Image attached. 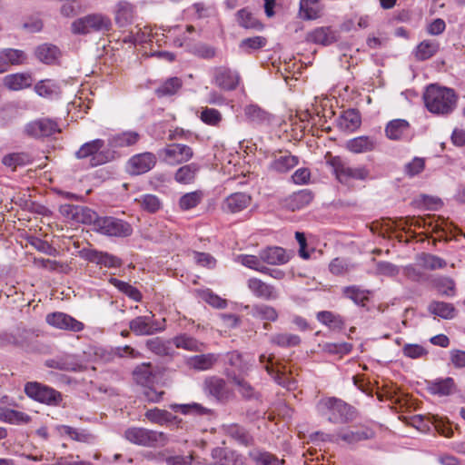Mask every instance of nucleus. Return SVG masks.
Listing matches in <instances>:
<instances>
[{
    "label": "nucleus",
    "instance_id": "56",
    "mask_svg": "<svg viewBox=\"0 0 465 465\" xmlns=\"http://www.w3.org/2000/svg\"><path fill=\"white\" fill-rule=\"evenodd\" d=\"M23 333L24 331L21 332L20 331H17L15 333H0V347L9 345L23 346L25 343Z\"/></svg>",
    "mask_w": 465,
    "mask_h": 465
},
{
    "label": "nucleus",
    "instance_id": "30",
    "mask_svg": "<svg viewBox=\"0 0 465 465\" xmlns=\"http://www.w3.org/2000/svg\"><path fill=\"white\" fill-rule=\"evenodd\" d=\"M261 259L262 260V263L266 262L272 265H279L287 262L289 257L281 247H268L261 251Z\"/></svg>",
    "mask_w": 465,
    "mask_h": 465
},
{
    "label": "nucleus",
    "instance_id": "24",
    "mask_svg": "<svg viewBox=\"0 0 465 465\" xmlns=\"http://www.w3.org/2000/svg\"><path fill=\"white\" fill-rule=\"evenodd\" d=\"M376 147V142L370 136H359L351 139L346 143V148L353 153L371 152Z\"/></svg>",
    "mask_w": 465,
    "mask_h": 465
},
{
    "label": "nucleus",
    "instance_id": "33",
    "mask_svg": "<svg viewBox=\"0 0 465 465\" xmlns=\"http://www.w3.org/2000/svg\"><path fill=\"white\" fill-rule=\"evenodd\" d=\"M361 125V115L357 110H347L339 118V126L346 131H355Z\"/></svg>",
    "mask_w": 465,
    "mask_h": 465
},
{
    "label": "nucleus",
    "instance_id": "7",
    "mask_svg": "<svg viewBox=\"0 0 465 465\" xmlns=\"http://www.w3.org/2000/svg\"><path fill=\"white\" fill-rule=\"evenodd\" d=\"M59 212L66 219L78 223L93 225L94 229L99 219L98 214L86 206L65 203L60 206Z\"/></svg>",
    "mask_w": 465,
    "mask_h": 465
},
{
    "label": "nucleus",
    "instance_id": "28",
    "mask_svg": "<svg viewBox=\"0 0 465 465\" xmlns=\"http://www.w3.org/2000/svg\"><path fill=\"white\" fill-rule=\"evenodd\" d=\"M410 130V124L404 119H394L385 128L386 136L390 140L402 139Z\"/></svg>",
    "mask_w": 465,
    "mask_h": 465
},
{
    "label": "nucleus",
    "instance_id": "44",
    "mask_svg": "<svg viewBox=\"0 0 465 465\" xmlns=\"http://www.w3.org/2000/svg\"><path fill=\"white\" fill-rule=\"evenodd\" d=\"M198 169L196 163H190L180 167L175 173V181L184 184L191 183L194 180Z\"/></svg>",
    "mask_w": 465,
    "mask_h": 465
},
{
    "label": "nucleus",
    "instance_id": "37",
    "mask_svg": "<svg viewBox=\"0 0 465 465\" xmlns=\"http://www.w3.org/2000/svg\"><path fill=\"white\" fill-rule=\"evenodd\" d=\"M428 310L431 314L443 319H452L456 312V310L451 303L436 301L429 304Z\"/></svg>",
    "mask_w": 465,
    "mask_h": 465
},
{
    "label": "nucleus",
    "instance_id": "64",
    "mask_svg": "<svg viewBox=\"0 0 465 465\" xmlns=\"http://www.w3.org/2000/svg\"><path fill=\"white\" fill-rule=\"evenodd\" d=\"M436 288L446 296L455 294V282L449 277H440L434 281Z\"/></svg>",
    "mask_w": 465,
    "mask_h": 465
},
{
    "label": "nucleus",
    "instance_id": "40",
    "mask_svg": "<svg viewBox=\"0 0 465 465\" xmlns=\"http://www.w3.org/2000/svg\"><path fill=\"white\" fill-rule=\"evenodd\" d=\"M429 391L439 396H447L454 391V381L451 378L435 381L429 384Z\"/></svg>",
    "mask_w": 465,
    "mask_h": 465
},
{
    "label": "nucleus",
    "instance_id": "8",
    "mask_svg": "<svg viewBox=\"0 0 465 465\" xmlns=\"http://www.w3.org/2000/svg\"><path fill=\"white\" fill-rule=\"evenodd\" d=\"M94 231L109 236L127 237L132 234V226L114 217H99Z\"/></svg>",
    "mask_w": 465,
    "mask_h": 465
},
{
    "label": "nucleus",
    "instance_id": "9",
    "mask_svg": "<svg viewBox=\"0 0 465 465\" xmlns=\"http://www.w3.org/2000/svg\"><path fill=\"white\" fill-rule=\"evenodd\" d=\"M129 329L137 336H149L164 330V326L154 321L152 313L137 316L129 322Z\"/></svg>",
    "mask_w": 465,
    "mask_h": 465
},
{
    "label": "nucleus",
    "instance_id": "57",
    "mask_svg": "<svg viewBox=\"0 0 465 465\" xmlns=\"http://www.w3.org/2000/svg\"><path fill=\"white\" fill-rule=\"evenodd\" d=\"M301 341L298 335L292 333H279L272 338V342L282 347H293L297 346Z\"/></svg>",
    "mask_w": 465,
    "mask_h": 465
},
{
    "label": "nucleus",
    "instance_id": "25",
    "mask_svg": "<svg viewBox=\"0 0 465 465\" xmlns=\"http://www.w3.org/2000/svg\"><path fill=\"white\" fill-rule=\"evenodd\" d=\"M85 258L92 262L97 264H104L106 267H120L122 262L121 260L114 255L107 252H98L96 250H88L85 252Z\"/></svg>",
    "mask_w": 465,
    "mask_h": 465
},
{
    "label": "nucleus",
    "instance_id": "6",
    "mask_svg": "<svg viewBox=\"0 0 465 465\" xmlns=\"http://www.w3.org/2000/svg\"><path fill=\"white\" fill-rule=\"evenodd\" d=\"M320 406L329 411V420L331 422H347L354 417L353 408L340 399H323Z\"/></svg>",
    "mask_w": 465,
    "mask_h": 465
},
{
    "label": "nucleus",
    "instance_id": "61",
    "mask_svg": "<svg viewBox=\"0 0 465 465\" xmlns=\"http://www.w3.org/2000/svg\"><path fill=\"white\" fill-rule=\"evenodd\" d=\"M426 224L425 219L420 217H405L399 218L395 221V227L399 230L405 231L407 228L414 226V227H424Z\"/></svg>",
    "mask_w": 465,
    "mask_h": 465
},
{
    "label": "nucleus",
    "instance_id": "46",
    "mask_svg": "<svg viewBox=\"0 0 465 465\" xmlns=\"http://www.w3.org/2000/svg\"><path fill=\"white\" fill-rule=\"evenodd\" d=\"M134 380L141 385L147 386L153 380L151 363H143L134 371Z\"/></svg>",
    "mask_w": 465,
    "mask_h": 465
},
{
    "label": "nucleus",
    "instance_id": "60",
    "mask_svg": "<svg viewBox=\"0 0 465 465\" xmlns=\"http://www.w3.org/2000/svg\"><path fill=\"white\" fill-rule=\"evenodd\" d=\"M59 432L61 434H64L69 436L71 439L78 440V441H89L93 439V436L89 433H86L84 431H78L74 428H72L70 426L62 425L59 427Z\"/></svg>",
    "mask_w": 465,
    "mask_h": 465
},
{
    "label": "nucleus",
    "instance_id": "48",
    "mask_svg": "<svg viewBox=\"0 0 465 465\" xmlns=\"http://www.w3.org/2000/svg\"><path fill=\"white\" fill-rule=\"evenodd\" d=\"M0 58L6 62L8 67L10 64H23L26 59V55L21 50L7 48L0 51Z\"/></svg>",
    "mask_w": 465,
    "mask_h": 465
},
{
    "label": "nucleus",
    "instance_id": "3",
    "mask_svg": "<svg viewBox=\"0 0 465 465\" xmlns=\"http://www.w3.org/2000/svg\"><path fill=\"white\" fill-rule=\"evenodd\" d=\"M24 391L30 399L43 404L58 406L63 401L58 391L37 381L26 382Z\"/></svg>",
    "mask_w": 465,
    "mask_h": 465
},
{
    "label": "nucleus",
    "instance_id": "1",
    "mask_svg": "<svg viewBox=\"0 0 465 465\" xmlns=\"http://www.w3.org/2000/svg\"><path fill=\"white\" fill-rule=\"evenodd\" d=\"M423 99L430 113L449 114L455 109L458 98L453 89L430 84L427 87Z\"/></svg>",
    "mask_w": 465,
    "mask_h": 465
},
{
    "label": "nucleus",
    "instance_id": "51",
    "mask_svg": "<svg viewBox=\"0 0 465 465\" xmlns=\"http://www.w3.org/2000/svg\"><path fill=\"white\" fill-rule=\"evenodd\" d=\"M182 87V81L178 77H172L159 86L155 93L159 97L173 95Z\"/></svg>",
    "mask_w": 465,
    "mask_h": 465
},
{
    "label": "nucleus",
    "instance_id": "45",
    "mask_svg": "<svg viewBox=\"0 0 465 465\" xmlns=\"http://www.w3.org/2000/svg\"><path fill=\"white\" fill-rule=\"evenodd\" d=\"M202 191H194L183 194L179 200V207L183 211H188L196 207L203 200Z\"/></svg>",
    "mask_w": 465,
    "mask_h": 465
},
{
    "label": "nucleus",
    "instance_id": "5",
    "mask_svg": "<svg viewBox=\"0 0 465 465\" xmlns=\"http://www.w3.org/2000/svg\"><path fill=\"white\" fill-rule=\"evenodd\" d=\"M124 437L132 443L147 447L164 445L167 440L166 435L163 432L137 427L127 429Z\"/></svg>",
    "mask_w": 465,
    "mask_h": 465
},
{
    "label": "nucleus",
    "instance_id": "63",
    "mask_svg": "<svg viewBox=\"0 0 465 465\" xmlns=\"http://www.w3.org/2000/svg\"><path fill=\"white\" fill-rule=\"evenodd\" d=\"M317 319L333 329H340L343 325L341 319L331 312H320L317 314Z\"/></svg>",
    "mask_w": 465,
    "mask_h": 465
},
{
    "label": "nucleus",
    "instance_id": "43",
    "mask_svg": "<svg viewBox=\"0 0 465 465\" xmlns=\"http://www.w3.org/2000/svg\"><path fill=\"white\" fill-rule=\"evenodd\" d=\"M140 207L148 213H154L163 207L161 200L153 194H143L135 199Z\"/></svg>",
    "mask_w": 465,
    "mask_h": 465
},
{
    "label": "nucleus",
    "instance_id": "23",
    "mask_svg": "<svg viewBox=\"0 0 465 465\" xmlns=\"http://www.w3.org/2000/svg\"><path fill=\"white\" fill-rule=\"evenodd\" d=\"M218 361V355L214 353H205L191 356L186 359L188 368L195 371H208L212 369Z\"/></svg>",
    "mask_w": 465,
    "mask_h": 465
},
{
    "label": "nucleus",
    "instance_id": "32",
    "mask_svg": "<svg viewBox=\"0 0 465 465\" xmlns=\"http://www.w3.org/2000/svg\"><path fill=\"white\" fill-rule=\"evenodd\" d=\"M228 377L232 380L237 391L246 400L258 399L259 393L256 391L250 382L245 381L243 378L228 374Z\"/></svg>",
    "mask_w": 465,
    "mask_h": 465
},
{
    "label": "nucleus",
    "instance_id": "14",
    "mask_svg": "<svg viewBox=\"0 0 465 465\" xmlns=\"http://www.w3.org/2000/svg\"><path fill=\"white\" fill-rule=\"evenodd\" d=\"M156 163V156L152 153H143L133 156L127 163L131 174L139 175L150 171Z\"/></svg>",
    "mask_w": 465,
    "mask_h": 465
},
{
    "label": "nucleus",
    "instance_id": "58",
    "mask_svg": "<svg viewBox=\"0 0 465 465\" xmlns=\"http://www.w3.org/2000/svg\"><path fill=\"white\" fill-rule=\"evenodd\" d=\"M200 119L208 125L217 126L222 119V114L213 108L205 107L202 110Z\"/></svg>",
    "mask_w": 465,
    "mask_h": 465
},
{
    "label": "nucleus",
    "instance_id": "38",
    "mask_svg": "<svg viewBox=\"0 0 465 465\" xmlns=\"http://www.w3.org/2000/svg\"><path fill=\"white\" fill-rule=\"evenodd\" d=\"M45 366L52 369H57L65 371H77L81 370V365L74 362L71 356L60 359H53L45 361Z\"/></svg>",
    "mask_w": 465,
    "mask_h": 465
},
{
    "label": "nucleus",
    "instance_id": "17",
    "mask_svg": "<svg viewBox=\"0 0 465 465\" xmlns=\"http://www.w3.org/2000/svg\"><path fill=\"white\" fill-rule=\"evenodd\" d=\"M57 124L50 119H40L29 123L25 127V133L35 138L52 135L59 132Z\"/></svg>",
    "mask_w": 465,
    "mask_h": 465
},
{
    "label": "nucleus",
    "instance_id": "13",
    "mask_svg": "<svg viewBox=\"0 0 465 465\" xmlns=\"http://www.w3.org/2000/svg\"><path fill=\"white\" fill-rule=\"evenodd\" d=\"M252 197L246 193H233L228 195L221 203L224 213L234 214L242 212L250 206Z\"/></svg>",
    "mask_w": 465,
    "mask_h": 465
},
{
    "label": "nucleus",
    "instance_id": "47",
    "mask_svg": "<svg viewBox=\"0 0 465 465\" xmlns=\"http://www.w3.org/2000/svg\"><path fill=\"white\" fill-rule=\"evenodd\" d=\"M238 261L243 265L250 269L255 270L257 272L267 273L269 272V268L263 265L262 260L261 259V253L259 256L255 255H240L238 256Z\"/></svg>",
    "mask_w": 465,
    "mask_h": 465
},
{
    "label": "nucleus",
    "instance_id": "41",
    "mask_svg": "<svg viewBox=\"0 0 465 465\" xmlns=\"http://www.w3.org/2000/svg\"><path fill=\"white\" fill-rule=\"evenodd\" d=\"M140 139V135L136 132H124L114 135L110 143L113 147H125L135 144Z\"/></svg>",
    "mask_w": 465,
    "mask_h": 465
},
{
    "label": "nucleus",
    "instance_id": "49",
    "mask_svg": "<svg viewBox=\"0 0 465 465\" xmlns=\"http://www.w3.org/2000/svg\"><path fill=\"white\" fill-rule=\"evenodd\" d=\"M145 417L150 421L160 424V425L170 423L174 419V417L172 415V413L168 412L167 411L160 410V409H156V408L148 410L145 412Z\"/></svg>",
    "mask_w": 465,
    "mask_h": 465
},
{
    "label": "nucleus",
    "instance_id": "15",
    "mask_svg": "<svg viewBox=\"0 0 465 465\" xmlns=\"http://www.w3.org/2000/svg\"><path fill=\"white\" fill-rule=\"evenodd\" d=\"M104 146V140L95 139L83 144L76 152L75 155L78 159L91 157V164L93 166L99 165L105 162L104 156L101 153V149Z\"/></svg>",
    "mask_w": 465,
    "mask_h": 465
},
{
    "label": "nucleus",
    "instance_id": "39",
    "mask_svg": "<svg viewBox=\"0 0 465 465\" xmlns=\"http://www.w3.org/2000/svg\"><path fill=\"white\" fill-rule=\"evenodd\" d=\"M439 50V44L435 41L424 40L418 45L415 50V57L419 61H424L432 57Z\"/></svg>",
    "mask_w": 465,
    "mask_h": 465
},
{
    "label": "nucleus",
    "instance_id": "21",
    "mask_svg": "<svg viewBox=\"0 0 465 465\" xmlns=\"http://www.w3.org/2000/svg\"><path fill=\"white\" fill-rule=\"evenodd\" d=\"M204 390L218 400H227L232 394L225 381L215 376L209 377L204 381Z\"/></svg>",
    "mask_w": 465,
    "mask_h": 465
},
{
    "label": "nucleus",
    "instance_id": "42",
    "mask_svg": "<svg viewBox=\"0 0 465 465\" xmlns=\"http://www.w3.org/2000/svg\"><path fill=\"white\" fill-rule=\"evenodd\" d=\"M250 457L256 465H283L284 460L277 458L275 455L267 452L254 450L250 452Z\"/></svg>",
    "mask_w": 465,
    "mask_h": 465
},
{
    "label": "nucleus",
    "instance_id": "50",
    "mask_svg": "<svg viewBox=\"0 0 465 465\" xmlns=\"http://www.w3.org/2000/svg\"><path fill=\"white\" fill-rule=\"evenodd\" d=\"M343 294L346 298L353 301L356 304L364 306L368 301V292L358 286H349L343 289Z\"/></svg>",
    "mask_w": 465,
    "mask_h": 465
},
{
    "label": "nucleus",
    "instance_id": "12",
    "mask_svg": "<svg viewBox=\"0 0 465 465\" xmlns=\"http://www.w3.org/2000/svg\"><path fill=\"white\" fill-rule=\"evenodd\" d=\"M373 435V431L367 428H346L340 430L337 434L328 435V437L332 441L337 442L341 440L348 444H354L371 439Z\"/></svg>",
    "mask_w": 465,
    "mask_h": 465
},
{
    "label": "nucleus",
    "instance_id": "2",
    "mask_svg": "<svg viewBox=\"0 0 465 465\" xmlns=\"http://www.w3.org/2000/svg\"><path fill=\"white\" fill-rule=\"evenodd\" d=\"M111 19L103 14H91L74 20L72 32L76 35L105 34L112 29Z\"/></svg>",
    "mask_w": 465,
    "mask_h": 465
},
{
    "label": "nucleus",
    "instance_id": "22",
    "mask_svg": "<svg viewBox=\"0 0 465 465\" xmlns=\"http://www.w3.org/2000/svg\"><path fill=\"white\" fill-rule=\"evenodd\" d=\"M299 163L298 157L288 152H280L273 156L269 168L277 173H286L295 167Z\"/></svg>",
    "mask_w": 465,
    "mask_h": 465
},
{
    "label": "nucleus",
    "instance_id": "62",
    "mask_svg": "<svg viewBox=\"0 0 465 465\" xmlns=\"http://www.w3.org/2000/svg\"><path fill=\"white\" fill-rule=\"evenodd\" d=\"M246 117L252 123H262L268 119L267 114L257 105L250 104L245 107Z\"/></svg>",
    "mask_w": 465,
    "mask_h": 465
},
{
    "label": "nucleus",
    "instance_id": "11",
    "mask_svg": "<svg viewBox=\"0 0 465 465\" xmlns=\"http://www.w3.org/2000/svg\"><path fill=\"white\" fill-rule=\"evenodd\" d=\"M45 321L49 325L56 329L71 331L74 332L81 331L84 327L83 322L77 321L66 313L60 312L47 314Z\"/></svg>",
    "mask_w": 465,
    "mask_h": 465
},
{
    "label": "nucleus",
    "instance_id": "36",
    "mask_svg": "<svg viewBox=\"0 0 465 465\" xmlns=\"http://www.w3.org/2000/svg\"><path fill=\"white\" fill-rule=\"evenodd\" d=\"M320 0H301L300 15L303 19L314 20L322 15V9L318 3Z\"/></svg>",
    "mask_w": 465,
    "mask_h": 465
},
{
    "label": "nucleus",
    "instance_id": "34",
    "mask_svg": "<svg viewBox=\"0 0 465 465\" xmlns=\"http://www.w3.org/2000/svg\"><path fill=\"white\" fill-rule=\"evenodd\" d=\"M4 84L10 90H21L32 84V79L26 74H15L6 75L4 78Z\"/></svg>",
    "mask_w": 465,
    "mask_h": 465
},
{
    "label": "nucleus",
    "instance_id": "4",
    "mask_svg": "<svg viewBox=\"0 0 465 465\" xmlns=\"http://www.w3.org/2000/svg\"><path fill=\"white\" fill-rule=\"evenodd\" d=\"M327 163L332 167L337 179L341 183H347L351 180L362 181L370 174V171L365 166H349L339 156L330 155Z\"/></svg>",
    "mask_w": 465,
    "mask_h": 465
},
{
    "label": "nucleus",
    "instance_id": "19",
    "mask_svg": "<svg viewBox=\"0 0 465 465\" xmlns=\"http://www.w3.org/2000/svg\"><path fill=\"white\" fill-rule=\"evenodd\" d=\"M267 372L272 375L274 381L281 386L289 391L296 389V380L292 376V371L287 368L286 365H277L274 370L272 365L267 364L265 366Z\"/></svg>",
    "mask_w": 465,
    "mask_h": 465
},
{
    "label": "nucleus",
    "instance_id": "53",
    "mask_svg": "<svg viewBox=\"0 0 465 465\" xmlns=\"http://www.w3.org/2000/svg\"><path fill=\"white\" fill-rule=\"evenodd\" d=\"M109 282L114 286H115L119 291L123 292L124 293H125L127 296H129L133 300L138 302L142 299L141 292L135 287L132 286L131 284H129L125 282H123L121 280H118L116 278H111L109 280Z\"/></svg>",
    "mask_w": 465,
    "mask_h": 465
},
{
    "label": "nucleus",
    "instance_id": "16",
    "mask_svg": "<svg viewBox=\"0 0 465 465\" xmlns=\"http://www.w3.org/2000/svg\"><path fill=\"white\" fill-rule=\"evenodd\" d=\"M213 77L215 84L227 91L234 90L240 81V76L236 72L224 66L214 68Z\"/></svg>",
    "mask_w": 465,
    "mask_h": 465
},
{
    "label": "nucleus",
    "instance_id": "10",
    "mask_svg": "<svg viewBox=\"0 0 465 465\" xmlns=\"http://www.w3.org/2000/svg\"><path fill=\"white\" fill-rule=\"evenodd\" d=\"M191 147L181 143H173L166 146L160 153L163 160L171 165H175L188 162L193 157Z\"/></svg>",
    "mask_w": 465,
    "mask_h": 465
},
{
    "label": "nucleus",
    "instance_id": "31",
    "mask_svg": "<svg viewBox=\"0 0 465 465\" xmlns=\"http://www.w3.org/2000/svg\"><path fill=\"white\" fill-rule=\"evenodd\" d=\"M416 263L420 268L431 271L444 268L447 265L446 261L442 258L425 252H422L416 257Z\"/></svg>",
    "mask_w": 465,
    "mask_h": 465
},
{
    "label": "nucleus",
    "instance_id": "29",
    "mask_svg": "<svg viewBox=\"0 0 465 465\" xmlns=\"http://www.w3.org/2000/svg\"><path fill=\"white\" fill-rule=\"evenodd\" d=\"M313 199L310 191L302 190L285 199V206L291 211H296L307 206Z\"/></svg>",
    "mask_w": 465,
    "mask_h": 465
},
{
    "label": "nucleus",
    "instance_id": "35",
    "mask_svg": "<svg viewBox=\"0 0 465 465\" xmlns=\"http://www.w3.org/2000/svg\"><path fill=\"white\" fill-rule=\"evenodd\" d=\"M35 55L41 62L50 64L58 59L60 51L55 45L44 44L36 48Z\"/></svg>",
    "mask_w": 465,
    "mask_h": 465
},
{
    "label": "nucleus",
    "instance_id": "52",
    "mask_svg": "<svg viewBox=\"0 0 465 465\" xmlns=\"http://www.w3.org/2000/svg\"><path fill=\"white\" fill-rule=\"evenodd\" d=\"M237 21L244 28L261 29L262 25L253 15L247 9H241L237 12Z\"/></svg>",
    "mask_w": 465,
    "mask_h": 465
},
{
    "label": "nucleus",
    "instance_id": "27",
    "mask_svg": "<svg viewBox=\"0 0 465 465\" xmlns=\"http://www.w3.org/2000/svg\"><path fill=\"white\" fill-rule=\"evenodd\" d=\"M173 343L178 349H183L193 352H201L205 348L203 342L186 333L175 336L173 339Z\"/></svg>",
    "mask_w": 465,
    "mask_h": 465
},
{
    "label": "nucleus",
    "instance_id": "59",
    "mask_svg": "<svg viewBox=\"0 0 465 465\" xmlns=\"http://www.w3.org/2000/svg\"><path fill=\"white\" fill-rule=\"evenodd\" d=\"M145 346L156 355L165 356L169 354V347L166 342L158 337L147 340Z\"/></svg>",
    "mask_w": 465,
    "mask_h": 465
},
{
    "label": "nucleus",
    "instance_id": "26",
    "mask_svg": "<svg viewBox=\"0 0 465 465\" xmlns=\"http://www.w3.org/2000/svg\"><path fill=\"white\" fill-rule=\"evenodd\" d=\"M134 8L128 2H119L115 6L114 20L120 27H124L133 22Z\"/></svg>",
    "mask_w": 465,
    "mask_h": 465
},
{
    "label": "nucleus",
    "instance_id": "54",
    "mask_svg": "<svg viewBox=\"0 0 465 465\" xmlns=\"http://www.w3.org/2000/svg\"><path fill=\"white\" fill-rule=\"evenodd\" d=\"M267 40L263 36H253L241 41L239 47L245 53L258 50L266 45Z\"/></svg>",
    "mask_w": 465,
    "mask_h": 465
},
{
    "label": "nucleus",
    "instance_id": "55",
    "mask_svg": "<svg viewBox=\"0 0 465 465\" xmlns=\"http://www.w3.org/2000/svg\"><path fill=\"white\" fill-rule=\"evenodd\" d=\"M253 316L259 317L262 320L275 322L278 318L276 310L269 305L260 304L252 308Z\"/></svg>",
    "mask_w": 465,
    "mask_h": 465
},
{
    "label": "nucleus",
    "instance_id": "20",
    "mask_svg": "<svg viewBox=\"0 0 465 465\" xmlns=\"http://www.w3.org/2000/svg\"><path fill=\"white\" fill-rule=\"evenodd\" d=\"M247 286L249 290L257 298L263 300H275L279 294L274 286L268 284L258 278H250L247 281Z\"/></svg>",
    "mask_w": 465,
    "mask_h": 465
},
{
    "label": "nucleus",
    "instance_id": "18",
    "mask_svg": "<svg viewBox=\"0 0 465 465\" xmlns=\"http://www.w3.org/2000/svg\"><path fill=\"white\" fill-rule=\"evenodd\" d=\"M338 38V32L333 30L331 26L317 27L309 32L306 35L308 42L322 45H330L337 42Z\"/></svg>",
    "mask_w": 465,
    "mask_h": 465
}]
</instances>
